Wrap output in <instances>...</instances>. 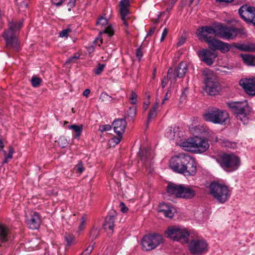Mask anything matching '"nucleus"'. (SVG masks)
<instances>
[{
  "label": "nucleus",
  "mask_w": 255,
  "mask_h": 255,
  "mask_svg": "<svg viewBox=\"0 0 255 255\" xmlns=\"http://www.w3.org/2000/svg\"><path fill=\"white\" fill-rule=\"evenodd\" d=\"M243 29L238 28L233 26L224 25L222 23H219L213 27L211 26H202L199 27L196 35L199 40H205L212 36H208L207 34H214L220 38L226 39H233L238 34L242 33Z\"/></svg>",
  "instance_id": "nucleus-1"
},
{
  "label": "nucleus",
  "mask_w": 255,
  "mask_h": 255,
  "mask_svg": "<svg viewBox=\"0 0 255 255\" xmlns=\"http://www.w3.org/2000/svg\"><path fill=\"white\" fill-rule=\"evenodd\" d=\"M169 165L173 172L185 176H194L197 172L195 159L185 153H180L171 157Z\"/></svg>",
  "instance_id": "nucleus-2"
},
{
  "label": "nucleus",
  "mask_w": 255,
  "mask_h": 255,
  "mask_svg": "<svg viewBox=\"0 0 255 255\" xmlns=\"http://www.w3.org/2000/svg\"><path fill=\"white\" fill-rule=\"evenodd\" d=\"M227 105L231 112L244 125L248 123L251 108L246 100L243 102L229 101Z\"/></svg>",
  "instance_id": "nucleus-3"
},
{
  "label": "nucleus",
  "mask_w": 255,
  "mask_h": 255,
  "mask_svg": "<svg viewBox=\"0 0 255 255\" xmlns=\"http://www.w3.org/2000/svg\"><path fill=\"white\" fill-rule=\"evenodd\" d=\"M216 161L220 167L227 172L237 170L241 164L240 158L234 153H223L220 154Z\"/></svg>",
  "instance_id": "nucleus-4"
},
{
  "label": "nucleus",
  "mask_w": 255,
  "mask_h": 255,
  "mask_svg": "<svg viewBox=\"0 0 255 255\" xmlns=\"http://www.w3.org/2000/svg\"><path fill=\"white\" fill-rule=\"evenodd\" d=\"M209 193L218 203L224 204L229 200L231 193L229 187L218 181H212L208 186Z\"/></svg>",
  "instance_id": "nucleus-5"
},
{
  "label": "nucleus",
  "mask_w": 255,
  "mask_h": 255,
  "mask_svg": "<svg viewBox=\"0 0 255 255\" xmlns=\"http://www.w3.org/2000/svg\"><path fill=\"white\" fill-rule=\"evenodd\" d=\"M228 118V114L225 111L215 107L208 109L203 114L204 121L214 124L225 125Z\"/></svg>",
  "instance_id": "nucleus-6"
},
{
  "label": "nucleus",
  "mask_w": 255,
  "mask_h": 255,
  "mask_svg": "<svg viewBox=\"0 0 255 255\" xmlns=\"http://www.w3.org/2000/svg\"><path fill=\"white\" fill-rule=\"evenodd\" d=\"M182 146L194 148L195 151L198 153H203L209 148L208 140L204 136H194L188 138L182 142Z\"/></svg>",
  "instance_id": "nucleus-7"
},
{
  "label": "nucleus",
  "mask_w": 255,
  "mask_h": 255,
  "mask_svg": "<svg viewBox=\"0 0 255 255\" xmlns=\"http://www.w3.org/2000/svg\"><path fill=\"white\" fill-rule=\"evenodd\" d=\"M203 84L204 90L210 95L215 96L218 93L219 84L213 73L210 70H204Z\"/></svg>",
  "instance_id": "nucleus-8"
},
{
  "label": "nucleus",
  "mask_w": 255,
  "mask_h": 255,
  "mask_svg": "<svg viewBox=\"0 0 255 255\" xmlns=\"http://www.w3.org/2000/svg\"><path fill=\"white\" fill-rule=\"evenodd\" d=\"M162 237L157 234H148L144 236L141 241L143 251H149L154 250L162 243Z\"/></svg>",
  "instance_id": "nucleus-9"
},
{
  "label": "nucleus",
  "mask_w": 255,
  "mask_h": 255,
  "mask_svg": "<svg viewBox=\"0 0 255 255\" xmlns=\"http://www.w3.org/2000/svg\"><path fill=\"white\" fill-rule=\"evenodd\" d=\"M168 238L174 241L187 243L189 233L185 229H181L177 227H169L165 232Z\"/></svg>",
  "instance_id": "nucleus-10"
},
{
  "label": "nucleus",
  "mask_w": 255,
  "mask_h": 255,
  "mask_svg": "<svg viewBox=\"0 0 255 255\" xmlns=\"http://www.w3.org/2000/svg\"><path fill=\"white\" fill-rule=\"evenodd\" d=\"M208 44L209 48L214 51L220 50L222 53H226L230 50V44L212 37L204 40Z\"/></svg>",
  "instance_id": "nucleus-11"
},
{
  "label": "nucleus",
  "mask_w": 255,
  "mask_h": 255,
  "mask_svg": "<svg viewBox=\"0 0 255 255\" xmlns=\"http://www.w3.org/2000/svg\"><path fill=\"white\" fill-rule=\"evenodd\" d=\"M208 247L207 243L203 240H192L188 245L190 253L195 255H201L206 252Z\"/></svg>",
  "instance_id": "nucleus-12"
},
{
  "label": "nucleus",
  "mask_w": 255,
  "mask_h": 255,
  "mask_svg": "<svg viewBox=\"0 0 255 255\" xmlns=\"http://www.w3.org/2000/svg\"><path fill=\"white\" fill-rule=\"evenodd\" d=\"M238 13L245 22L250 24L249 20H251L255 16V7L244 4L239 9Z\"/></svg>",
  "instance_id": "nucleus-13"
},
{
  "label": "nucleus",
  "mask_w": 255,
  "mask_h": 255,
  "mask_svg": "<svg viewBox=\"0 0 255 255\" xmlns=\"http://www.w3.org/2000/svg\"><path fill=\"white\" fill-rule=\"evenodd\" d=\"M239 85L248 95L255 96V77L241 79Z\"/></svg>",
  "instance_id": "nucleus-14"
},
{
  "label": "nucleus",
  "mask_w": 255,
  "mask_h": 255,
  "mask_svg": "<svg viewBox=\"0 0 255 255\" xmlns=\"http://www.w3.org/2000/svg\"><path fill=\"white\" fill-rule=\"evenodd\" d=\"M25 222L29 229L36 230L39 229L40 226L41 219L39 213L31 212L29 215H25Z\"/></svg>",
  "instance_id": "nucleus-15"
},
{
  "label": "nucleus",
  "mask_w": 255,
  "mask_h": 255,
  "mask_svg": "<svg viewBox=\"0 0 255 255\" xmlns=\"http://www.w3.org/2000/svg\"><path fill=\"white\" fill-rule=\"evenodd\" d=\"M3 37L5 41L7 48L13 49L16 52L20 50V48L18 42L16 34H12L4 32L3 34Z\"/></svg>",
  "instance_id": "nucleus-16"
},
{
  "label": "nucleus",
  "mask_w": 255,
  "mask_h": 255,
  "mask_svg": "<svg viewBox=\"0 0 255 255\" xmlns=\"http://www.w3.org/2000/svg\"><path fill=\"white\" fill-rule=\"evenodd\" d=\"M197 54L200 60L209 66L213 63L215 59L217 57V54L215 52L208 49H203L199 50Z\"/></svg>",
  "instance_id": "nucleus-17"
},
{
  "label": "nucleus",
  "mask_w": 255,
  "mask_h": 255,
  "mask_svg": "<svg viewBox=\"0 0 255 255\" xmlns=\"http://www.w3.org/2000/svg\"><path fill=\"white\" fill-rule=\"evenodd\" d=\"M127 125V122L125 118H124L115 119L112 123L115 132L119 136H123Z\"/></svg>",
  "instance_id": "nucleus-18"
},
{
  "label": "nucleus",
  "mask_w": 255,
  "mask_h": 255,
  "mask_svg": "<svg viewBox=\"0 0 255 255\" xmlns=\"http://www.w3.org/2000/svg\"><path fill=\"white\" fill-rule=\"evenodd\" d=\"M117 215V212L115 210H111L109 213L108 215L106 217L103 228L105 230L109 229L113 231L115 227V217Z\"/></svg>",
  "instance_id": "nucleus-19"
},
{
  "label": "nucleus",
  "mask_w": 255,
  "mask_h": 255,
  "mask_svg": "<svg viewBox=\"0 0 255 255\" xmlns=\"http://www.w3.org/2000/svg\"><path fill=\"white\" fill-rule=\"evenodd\" d=\"M159 207L158 212L163 213L166 217L169 218H172L176 211L174 207L164 202L160 203Z\"/></svg>",
  "instance_id": "nucleus-20"
},
{
  "label": "nucleus",
  "mask_w": 255,
  "mask_h": 255,
  "mask_svg": "<svg viewBox=\"0 0 255 255\" xmlns=\"http://www.w3.org/2000/svg\"><path fill=\"white\" fill-rule=\"evenodd\" d=\"M178 198L185 199L187 200L193 199L195 196V191L189 186L181 185Z\"/></svg>",
  "instance_id": "nucleus-21"
},
{
  "label": "nucleus",
  "mask_w": 255,
  "mask_h": 255,
  "mask_svg": "<svg viewBox=\"0 0 255 255\" xmlns=\"http://www.w3.org/2000/svg\"><path fill=\"white\" fill-rule=\"evenodd\" d=\"M182 184L173 183H169L166 187V192L169 195L174 196L178 198Z\"/></svg>",
  "instance_id": "nucleus-22"
},
{
  "label": "nucleus",
  "mask_w": 255,
  "mask_h": 255,
  "mask_svg": "<svg viewBox=\"0 0 255 255\" xmlns=\"http://www.w3.org/2000/svg\"><path fill=\"white\" fill-rule=\"evenodd\" d=\"M9 229L3 224L0 225V248L2 244L6 243L8 240Z\"/></svg>",
  "instance_id": "nucleus-23"
},
{
  "label": "nucleus",
  "mask_w": 255,
  "mask_h": 255,
  "mask_svg": "<svg viewBox=\"0 0 255 255\" xmlns=\"http://www.w3.org/2000/svg\"><path fill=\"white\" fill-rule=\"evenodd\" d=\"M23 25V23L22 20L15 22L11 21L9 23V28L5 32L12 34H16V32L19 31L22 27Z\"/></svg>",
  "instance_id": "nucleus-24"
},
{
  "label": "nucleus",
  "mask_w": 255,
  "mask_h": 255,
  "mask_svg": "<svg viewBox=\"0 0 255 255\" xmlns=\"http://www.w3.org/2000/svg\"><path fill=\"white\" fill-rule=\"evenodd\" d=\"M51 2L57 7L60 6L63 3L66 4L68 10L70 11L75 5L76 0H51Z\"/></svg>",
  "instance_id": "nucleus-25"
},
{
  "label": "nucleus",
  "mask_w": 255,
  "mask_h": 255,
  "mask_svg": "<svg viewBox=\"0 0 255 255\" xmlns=\"http://www.w3.org/2000/svg\"><path fill=\"white\" fill-rule=\"evenodd\" d=\"M187 70V66L183 62L180 63L174 72V77L181 78L185 76Z\"/></svg>",
  "instance_id": "nucleus-26"
},
{
  "label": "nucleus",
  "mask_w": 255,
  "mask_h": 255,
  "mask_svg": "<svg viewBox=\"0 0 255 255\" xmlns=\"http://www.w3.org/2000/svg\"><path fill=\"white\" fill-rule=\"evenodd\" d=\"M194 136H204L208 133V130L201 126H195L190 129Z\"/></svg>",
  "instance_id": "nucleus-27"
},
{
  "label": "nucleus",
  "mask_w": 255,
  "mask_h": 255,
  "mask_svg": "<svg viewBox=\"0 0 255 255\" xmlns=\"http://www.w3.org/2000/svg\"><path fill=\"white\" fill-rule=\"evenodd\" d=\"M241 57L244 62L248 66H255V56L249 54H242Z\"/></svg>",
  "instance_id": "nucleus-28"
},
{
  "label": "nucleus",
  "mask_w": 255,
  "mask_h": 255,
  "mask_svg": "<svg viewBox=\"0 0 255 255\" xmlns=\"http://www.w3.org/2000/svg\"><path fill=\"white\" fill-rule=\"evenodd\" d=\"M106 33L109 36L112 37L114 34V30L113 28L111 25H109L107 26L106 28L104 30H102L99 32L98 36L96 38L95 42L96 40L99 39L100 40L101 44L103 43V39L101 38V36L102 34Z\"/></svg>",
  "instance_id": "nucleus-29"
},
{
  "label": "nucleus",
  "mask_w": 255,
  "mask_h": 255,
  "mask_svg": "<svg viewBox=\"0 0 255 255\" xmlns=\"http://www.w3.org/2000/svg\"><path fill=\"white\" fill-rule=\"evenodd\" d=\"M136 112V107H129L125 113L124 118L128 119V121H133Z\"/></svg>",
  "instance_id": "nucleus-30"
},
{
  "label": "nucleus",
  "mask_w": 255,
  "mask_h": 255,
  "mask_svg": "<svg viewBox=\"0 0 255 255\" xmlns=\"http://www.w3.org/2000/svg\"><path fill=\"white\" fill-rule=\"evenodd\" d=\"M158 107V102L156 101L154 106L150 110L148 116L146 127H148L149 123L151 119H154L157 116V110Z\"/></svg>",
  "instance_id": "nucleus-31"
},
{
  "label": "nucleus",
  "mask_w": 255,
  "mask_h": 255,
  "mask_svg": "<svg viewBox=\"0 0 255 255\" xmlns=\"http://www.w3.org/2000/svg\"><path fill=\"white\" fill-rule=\"evenodd\" d=\"M139 155L140 157L141 160L145 162L150 155V151L147 148L140 149L139 151Z\"/></svg>",
  "instance_id": "nucleus-32"
},
{
  "label": "nucleus",
  "mask_w": 255,
  "mask_h": 255,
  "mask_svg": "<svg viewBox=\"0 0 255 255\" xmlns=\"http://www.w3.org/2000/svg\"><path fill=\"white\" fill-rule=\"evenodd\" d=\"M69 128L73 129L76 132V134L74 136L75 138H77L80 136L83 129V125L79 126L77 125H72L69 126Z\"/></svg>",
  "instance_id": "nucleus-33"
},
{
  "label": "nucleus",
  "mask_w": 255,
  "mask_h": 255,
  "mask_svg": "<svg viewBox=\"0 0 255 255\" xmlns=\"http://www.w3.org/2000/svg\"><path fill=\"white\" fill-rule=\"evenodd\" d=\"M64 238L65 241L66 242V246H71L74 244V236L73 235L66 233Z\"/></svg>",
  "instance_id": "nucleus-34"
},
{
  "label": "nucleus",
  "mask_w": 255,
  "mask_h": 255,
  "mask_svg": "<svg viewBox=\"0 0 255 255\" xmlns=\"http://www.w3.org/2000/svg\"><path fill=\"white\" fill-rule=\"evenodd\" d=\"M69 140H68L66 137L64 136H61L58 141V144L61 148L66 147L69 144Z\"/></svg>",
  "instance_id": "nucleus-35"
},
{
  "label": "nucleus",
  "mask_w": 255,
  "mask_h": 255,
  "mask_svg": "<svg viewBox=\"0 0 255 255\" xmlns=\"http://www.w3.org/2000/svg\"><path fill=\"white\" fill-rule=\"evenodd\" d=\"M247 44L233 43L230 44V49L231 48H236L242 51H246Z\"/></svg>",
  "instance_id": "nucleus-36"
},
{
  "label": "nucleus",
  "mask_w": 255,
  "mask_h": 255,
  "mask_svg": "<svg viewBox=\"0 0 255 255\" xmlns=\"http://www.w3.org/2000/svg\"><path fill=\"white\" fill-rule=\"evenodd\" d=\"M113 99V98L110 95H108L106 92L102 93L100 96V100H101L102 102H111Z\"/></svg>",
  "instance_id": "nucleus-37"
},
{
  "label": "nucleus",
  "mask_w": 255,
  "mask_h": 255,
  "mask_svg": "<svg viewBox=\"0 0 255 255\" xmlns=\"http://www.w3.org/2000/svg\"><path fill=\"white\" fill-rule=\"evenodd\" d=\"M74 169L77 173H81L85 170L84 164L81 161H79L78 164L75 166Z\"/></svg>",
  "instance_id": "nucleus-38"
},
{
  "label": "nucleus",
  "mask_w": 255,
  "mask_h": 255,
  "mask_svg": "<svg viewBox=\"0 0 255 255\" xmlns=\"http://www.w3.org/2000/svg\"><path fill=\"white\" fill-rule=\"evenodd\" d=\"M100 235V230L93 228L90 232V237L92 241L96 240Z\"/></svg>",
  "instance_id": "nucleus-39"
},
{
  "label": "nucleus",
  "mask_w": 255,
  "mask_h": 255,
  "mask_svg": "<svg viewBox=\"0 0 255 255\" xmlns=\"http://www.w3.org/2000/svg\"><path fill=\"white\" fill-rule=\"evenodd\" d=\"M41 81L40 78L36 77H33L31 80V85L33 87H37L40 85Z\"/></svg>",
  "instance_id": "nucleus-40"
},
{
  "label": "nucleus",
  "mask_w": 255,
  "mask_h": 255,
  "mask_svg": "<svg viewBox=\"0 0 255 255\" xmlns=\"http://www.w3.org/2000/svg\"><path fill=\"white\" fill-rule=\"evenodd\" d=\"M108 23V19L103 16H100L96 21V24L97 25H101L102 26H104L107 25Z\"/></svg>",
  "instance_id": "nucleus-41"
},
{
  "label": "nucleus",
  "mask_w": 255,
  "mask_h": 255,
  "mask_svg": "<svg viewBox=\"0 0 255 255\" xmlns=\"http://www.w3.org/2000/svg\"><path fill=\"white\" fill-rule=\"evenodd\" d=\"M174 129L172 127H170L167 128L166 131V136L168 138H173L175 136Z\"/></svg>",
  "instance_id": "nucleus-42"
},
{
  "label": "nucleus",
  "mask_w": 255,
  "mask_h": 255,
  "mask_svg": "<svg viewBox=\"0 0 255 255\" xmlns=\"http://www.w3.org/2000/svg\"><path fill=\"white\" fill-rule=\"evenodd\" d=\"M120 14L121 16V19H124V17H126V16L129 14L128 7H120Z\"/></svg>",
  "instance_id": "nucleus-43"
},
{
  "label": "nucleus",
  "mask_w": 255,
  "mask_h": 255,
  "mask_svg": "<svg viewBox=\"0 0 255 255\" xmlns=\"http://www.w3.org/2000/svg\"><path fill=\"white\" fill-rule=\"evenodd\" d=\"M106 65L104 64L99 63L96 68L94 69V72L96 75H100L104 70Z\"/></svg>",
  "instance_id": "nucleus-44"
},
{
  "label": "nucleus",
  "mask_w": 255,
  "mask_h": 255,
  "mask_svg": "<svg viewBox=\"0 0 255 255\" xmlns=\"http://www.w3.org/2000/svg\"><path fill=\"white\" fill-rule=\"evenodd\" d=\"M112 128V126L110 125H105L100 126L99 127V130L103 132L104 131H107L111 130Z\"/></svg>",
  "instance_id": "nucleus-45"
},
{
  "label": "nucleus",
  "mask_w": 255,
  "mask_h": 255,
  "mask_svg": "<svg viewBox=\"0 0 255 255\" xmlns=\"http://www.w3.org/2000/svg\"><path fill=\"white\" fill-rule=\"evenodd\" d=\"M246 51L255 52V43H250L247 44Z\"/></svg>",
  "instance_id": "nucleus-46"
},
{
  "label": "nucleus",
  "mask_w": 255,
  "mask_h": 255,
  "mask_svg": "<svg viewBox=\"0 0 255 255\" xmlns=\"http://www.w3.org/2000/svg\"><path fill=\"white\" fill-rule=\"evenodd\" d=\"M28 8V3L26 2L22 1L18 5V9L19 11H25L26 9Z\"/></svg>",
  "instance_id": "nucleus-47"
},
{
  "label": "nucleus",
  "mask_w": 255,
  "mask_h": 255,
  "mask_svg": "<svg viewBox=\"0 0 255 255\" xmlns=\"http://www.w3.org/2000/svg\"><path fill=\"white\" fill-rule=\"evenodd\" d=\"M142 45H141L135 51V55L137 58H138V60H140V59L143 56V52L141 50Z\"/></svg>",
  "instance_id": "nucleus-48"
},
{
  "label": "nucleus",
  "mask_w": 255,
  "mask_h": 255,
  "mask_svg": "<svg viewBox=\"0 0 255 255\" xmlns=\"http://www.w3.org/2000/svg\"><path fill=\"white\" fill-rule=\"evenodd\" d=\"M122 138V136H114L111 139V144L113 142L114 144L113 146H115L116 145H117L121 140Z\"/></svg>",
  "instance_id": "nucleus-49"
},
{
  "label": "nucleus",
  "mask_w": 255,
  "mask_h": 255,
  "mask_svg": "<svg viewBox=\"0 0 255 255\" xmlns=\"http://www.w3.org/2000/svg\"><path fill=\"white\" fill-rule=\"evenodd\" d=\"M94 246H88L86 250H85L81 254V255H90L93 250Z\"/></svg>",
  "instance_id": "nucleus-50"
},
{
  "label": "nucleus",
  "mask_w": 255,
  "mask_h": 255,
  "mask_svg": "<svg viewBox=\"0 0 255 255\" xmlns=\"http://www.w3.org/2000/svg\"><path fill=\"white\" fill-rule=\"evenodd\" d=\"M70 28L63 29L59 33V36L61 37H67L68 36V32L71 31Z\"/></svg>",
  "instance_id": "nucleus-51"
},
{
  "label": "nucleus",
  "mask_w": 255,
  "mask_h": 255,
  "mask_svg": "<svg viewBox=\"0 0 255 255\" xmlns=\"http://www.w3.org/2000/svg\"><path fill=\"white\" fill-rule=\"evenodd\" d=\"M129 6V0H121L120 2L121 7H128Z\"/></svg>",
  "instance_id": "nucleus-52"
},
{
  "label": "nucleus",
  "mask_w": 255,
  "mask_h": 255,
  "mask_svg": "<svg viewBox=\"0 0 255 255\" xmlns=\"http://www.w3.org/2000/svg\"><path fill=\"white\" fill-rule=\"evenodd\" d=\"M137 94H136V93H135L133 91H132V92L131 93V96L130 97V99L132 100V102H131V104H132V105L136 104V99L137 98Z\"/></svg>",
  "instance_id": "nucleus-53"
},
{
  "label": "nucleus",
  "mask_w": 255,
  "mask_h": 255,
  "mask_svg": "<svg viewBox=\"0 0 255 255\" xmlns=\"http://www.w3.org/2000/svg\"><path fill=\"white\" fill-rule=\"evenodd\" d=\"M14 150L13 147L11 146H9V150H8V153L5 156L6 157V158L11 159L13 157L12 155H13V153H14Z\"/></svg>",
  "instance_id": "nucleus-54"
},
{
  "label": "nucleus",
  "mask_w": 255,
  "mask_h": 255,
  "mask_svg": "<svg viewBox=\"0 0 255 255\" xmlns=\"http://www.w3.org/2000/svg\"><path fill=\"white\" fill-rule=\"evenodd\" d=\"M120 206L121 208V210L122 213H126L128 210V208L126 207L125 204L123 202L120 203Z\"/></svg>",
  "instance_id": "nucleus-55"
},
{
  "label": "nucleus",
  "mask_w": 255,
  "mask_h": 255,
  "mask_svg": "<svg viewBox=\"0 0 255 255\" xmlns=\"http://www.w3.org/2000/svg\"><path fill=\"white\" fill-rule=\"evenodd\" d=\"M168 33V29L167 28H165L162 33L161 37L160 38V41H163L165 38L166 37Z\"/></svg>",
  "instance_id": "nucleus-56"
},
{
  "label": "nucleus",
  "mask_w": 255,
  "mask_h": 255,
  "mask_svg": "<svg viewBox=\"0 0 255 255\" xmlns=\"http://www.w3.org/2000/svg\"><path fill=\"white\" fill-rule=\"evenodd\" d=\"M85 220H86V219L85 218V217H82V218H81V221L80 225L79 226V229L80 230H83L84 225V224L85 223Z\"/></svg>",
  "instance_id": "nucleus-57"
},
{
  "label": "nucleus",
  "mask_w": 255,
  "mask_h": 255,
  "mask_svg": "<svg viewBox=\"0 0 255 255\" xmlns=\"http://www.w3.org/2000/svg\"><path fill=\"white\" fill-rule=\"evenodd\" d=\"M4 147V144L2 139L0 137V151H2L3 153L4 154H6V152L5 150H3Z\"/></svg>",
  "instance_id": "nucleus-58"
},
{
  "label": "nucleus",
  "mask_w": 255,
  "mask_h": 255,
  "mask_svg": "<svg viewBox=\"0 0 255 255\" xmlns=\"http://www.w3.org/2000/svg\"><path fill=\"white\" fill-rule=\"evenodd\" d=\"M155 27H153L151 28L150 29L149 31L146 34V37L149 36L151 35H152L155 32Z\"/></svg>",
  "instance_id": "nucleus-59"
},
{
  "label": "nucleus",
  "mask_w": 255,
  "mask_h": 255,
  "mask_svg": "<svg viewBox=\"0 0 255 255\" xmlns=\"http://www.w3.org/2000/svg\"><path fill=\"white\" fill-rule=\"evenodd\" d=\"M234 0H216V1L220 3H229L234 1Z\"/></svg>",
  "instance_id": "nucleus-60"
},
{
  "label": "nucleus",
  "mask_w": 255,
  "mask_h": 255,
  "mask_svg": "<svg viewBox=\"0 0 255 255\" xmlns=\"http://www.w3.org/2000/svg\"><path fill=\"white\" fill-rule=\"evenodd\" d=\"M185 41V39L182 38L177 42V46H180L182 45L184 43Z\"/></svg>",
  "instance_id": "nucleus-61"
},
{
  "label": "nucleus",
  "mask_w": 255,
  "mask_h": 255,
  "mask_svg": "<svg viewBox=\"0 0 255 255\" xmlns=\"http://www.w3.org/2000/svg\"><path fill=\"white\" fill-rule=\"evenodd\" d=\"M90 93V89H85V90L84 91V92H83V96H85V97H87L89 96V95Z\"/></svg>",
  "instance_id": "nucleus-62"
},
{
  "label": "nucleus",
  "mask_w": 255,
  "mask_h": 255,
  "mask_svg": "<svg viewBox=\"0 0 255 255\" xmlns=\"http://www.w3.org/2000/svg\"><path fill=\"white\" fill-rule=\"evenodd\" d=\"M172 70H173L171 68L169 69V70L168 71V73H167V79H171V77L170 76V75L171 74Z\"/></svg>",
  "instance_id": "nucleus-63"
},
{
  "label": "nucleus",
  "mask_w": 255,
  "mask_h": 255,
  "mask_svg": "<svg viewBox=\"0 0 255 255\" xmlns=\"http://www.w3.org/2000/svg\"><path fill=\"white\" fill-rule=\"evenodd\" d=\"M95 48L94 46H91L88 48V51L89 53H92L94 51Z\"/></svg>",
  "instance_id": "nucleus-64"
}]
</instances>
